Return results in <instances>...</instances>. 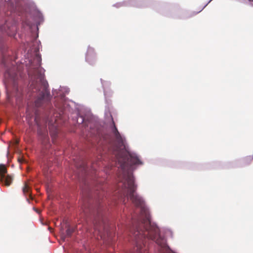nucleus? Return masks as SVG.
Instances as JSON below:
<instances>
[{"mask_svg": "<svg viewBox=\"0 0 253 253\" xmlns=\"http://www.w3.org/2000/svg\"><path fill=\"white\" fill-rule=\"evenodd\" d=\"M18 160L20 163L26 162L25 160L22 157V158L19 157L18 159Z\"/></svg>", "mask_w": 253, "mask_h": 253, "instance_id": "obj_15", "label": "nucleus"}, {"mask_svg": "<svg viewBox=\"0 0 253 253\" xmlns=\"http://www.w3.org/2000/svg\"><path fill=\"white\" fill-rule=\"evenodd\" d=\"M38 133L40 136L42 144L47 148L48 145H46V144L49 142V137L46 127H39Z\"/></svg>", "mask_w": 253, "mask_h": 253, "instance_id": "obj_8", "label": "nucleus"}, {"mask_svg": "<svg viewBox=\"0 0 253 253\" xmlns=\"http://www.w3.org/2000/svg\"><path fill=\"white\" fill-rule=\"evenodd\" d=\"M112 136L109 134H105L100 138L99 141L98 142V145H105L112 143Z\"/></svg>", "mask_w": 253, "mask_h": 253, "instance_id": "obj_11", "label": "nucleus"}, {"mask_svg": "<svg viewBox=\"0 0 253 253\" xmlns=\"http://www.w3.org/2000/svg\"><path fill=\"white\" fill-rule=\"evenodd\" d=\"M49 133L52 138L53 143L55 142V139L58 135L59 130L58 127H49Z\"/></svg>", "mask_w": 253, "mask_h": 253, "instance_id": "obj_12", "label": "nucleus"}, {"mask_svg": "<svg viewBox=\"0 0 253 253\" xmlns=\"http://www.w3.org/2000/svg\"><path fill=\"white\" fill-rule=\"evenodd\" d=\"M73 232H74V230L73 229L68 228L66 231V236L67 237H70Z\"/></svg>", "mask_w": 253, "mask_h": 253, "instance_id": "obj_14", "label": "nucleus"}, {"mask_svg": "<svg viewBox=\"0 0 253 253\" xmlns=\"http://www.w3.org/2000/svg\"><path fill=\"white\" fill-rule=\"evenodd\" d=\"M41 57L37 54L28 70L31 83L27 95L28 97H33L36 98L35 107L28 104L26 113L28 118H31L34 114L37 116L36 108L49 106L50 103L51 97L48 89V84L44 80V74L41 68ZM37 119V116L34 117V121H36Z\"/></svg>", "mask_w": 253, "mask_h": 253, "instance_id": "obj_2", "label": "nucleus"}, {"mask_svg": "<svg viewBox=\"0 0 253 253\" xmlns=\"http://www.w3.org/2000/svg\"><path fill=\"white\" fill-rule=\"evenodd\" d=\"M96 57V54L94 51V48L89 47L87 49L86 54V60L90 64H91Z\"/></svg>", "mask_w": 253, "mask_h": 253, "instance_id": "obj_10", "label": "nucleus"}, {"mask_svg": "<svg viewBox=\"0 0 253 253\" xmlns=\"http://www.w3.org/2000/svg\"><path fill=\"white\" fill-rule=\"evenodd\" d=\"M2 124V120L0 119V125Z\"/></svg>", "mask_w": 253, "mask_h": 253, "instance_id": "obj_18", "label": "nucleus"}, {"mask_svg": "<svg viewBox=\"0 0 253 253\" xmlns=\"http://www.w3.org/2000/svg\"><path fill=\"white\" fill-rule=\"evenodd\" d=\"M120 172L119 187H122L124 194L129 198L137 207H141V216L135 221V225L130 229L131 236L134 240L135 247L133 253H144L146 250L144 240L151 239L160 244L159 229L150 221V215L147 210L143 207V201L141 197L135 192L136 186L134 184V179L130 171L131 166L135 165H141L140 159H117Z\"/></svg>", "mask_w": 253, "mask_h": 253, "instance_id": "obj_1", "label": "nucleus"}, {"mask_svg": "<svg viewBox=\"0 0 253 253\" xmlns=\"http://www.w3.org/2000/svg\"><path fill=\"white\" fill-rule=\"evenodd\" d=\"M7 169L5 165H0V181L7 187L9 186L12 183L13 177L12 175L7 174Z\"/></svg>", "mask_w": 253, "mask_h": 253, "instance_id": "obj_5", "label": "nucleus"}, {"mask_svg": "<svg viewBox=\"0 0 253 253\" xmlns=\"http://www.w3.org/2000/svg\"><path fill=\"white\" fill-rule=\"evenodd\" d=\"M100 198V196L98 195V198Z\"/></svg>", "mask_w": 253, "mask_h": 253, "instance_id": "obj_20", "label": "nucleus"}, {"mask_svg": "<svg viewBox=\"0 0 253 253\" xmlns=\"http://www.w3.org/2000/svg\"><path fill=\"white\" fill-rule=\"evenodd\" d=\"M2 30L4 31L6 34L9 36H14L16 32L17 27L15 24L13 23L10 26H9V23L6 21L3 27L2 28Z\"/></svg>", "mask_w": 253, "mask_h": 253, "instance_id": "obj_9", "label": "nucleus"}, {"mask_svg": "<svg viewBox=\"0 0 253 253\" xmlns=\"http://www.w3.org/2000/svg\"><path fill=\"white\" fill-rule=\"evenodd\" d=\"M112 135L115 139V143L117 144V149H121L122 147H125L124 139L119 132L117 127H112Z\"/></svg>", "mask_w": 253, "mask_h": 253, "instance_id": "obj_6", "label": "nucleus"}, {"mask_svg": "<svg viewBox=\"0 0 253 253\" xmlns=\"http://www.w3.org/2000/svg\"><path fill=\"white\" fill-rule=\"evenodd\" d=\"M5 84L7 90L10 86H12L13 91L15 93V97L19 98L23 95L21 89L19 90L18 87L17 80L18 79V74L13 72L11 70H8L4 74Z\"/></svg>", "mask_w": 253, "mask_h": 253, "instance_id": "obj_4", "label": "nucleus"}, {"mask_svg": "<svg viewBox=\"0 0 253 253\" xmlns=\"http://www.w3.org/2000/svg\"><path fill=\"white\" fill-rule=\"evenodd\" d=\"M81 123H82L84 122V119L82 117H81Z\"/></svg>", "mask_w": 253, "mask_h": 253, "instance_id": "obj_17", "label": "nucleus"}, {"mask_svg": "<svg viewBox=\"0 0 253 253\" xmlns=\"http://www.w3.org/2000/svg\"><path fill=\"white\" fill-rule=\"evenodd\" d=\"M117 115L114 111H111L110 109L106 110L105 113V120L106 125L109 126H116L113 119V116Z\"/></svg>", "mask_w": 253, "mask_h": 253, "instance_id": "obj_7", "label": "nucleus"}, {"mask_svg": "<svg viewBox=\"0 0 253 253\" xmlns=\"http://www.w3.org/2000/svg\"><path fill=\"white\" fill-rule=\"evenodd\" d=\"M249 1H253V0H249Z\"/></svg>", "mask_w": 253, "mask_h": 253, "instance_id": "obj_21", "label": "nucleus"}, {"mask_svg": "<svg viewBox=\"0 0 253 253\" xmlns=\"http://www.w3.org/2000/svg\"><path fill=\"white\" fill-rule=\"evenodd\" d=\"M22 191H23V194L25 196H26V195L27 194H29L30 197H31L30 188L26 182H25L24 183V185L22 188Z\"/></svg>", "mask_w": 253, "mask_h": 253, "instance_id": "obj_13", "label": "nucleus"}, {"mask_svg": "<svg viewBox=\"0 0 253 253\" xmlns=\"http://www.w3.org/2000/svg\"><path fill=\"white\" fill-rule=\"evenodd\" d=\"M2 62H3V63L4 65H6V63H5V59H4V57H3V58Z\"/></svg>", "mask_w": 253, "mask_h": 253, "instance_id": "obj_16", "label": "nucleus"}, {"mask_svg": "<svg viewBox=\"0 0 253 253\" xmlns=\"http://www.w3.org/2000/svg\"><path fill=\"white\" fill-rule=\"evenodd\" d=\"M83 208L85 215L93 217L94 230L98 231L101 238H103L106 233L108 235V223L103 214V206L99 204L95 209L85 206Z\"/></svg>", "mask_w": 253, "mask_h": 253, "instance_id": "obj_3", "label": "nucleus"}, {"mask_svg": "<svg viewBox=\"0 0 253 253\" xmlns=\"http://www.w3.org/2000/svg\"><path fill=\"white\" fill-rule=\"evenodd\" d=\"M94 127H90V128L91 129V130L94 128Z\"/></svg>", "mask_w": 253, "mask_h": 253, "instance_id": "obj_19", "label": "nucleus"}]
</instances>
